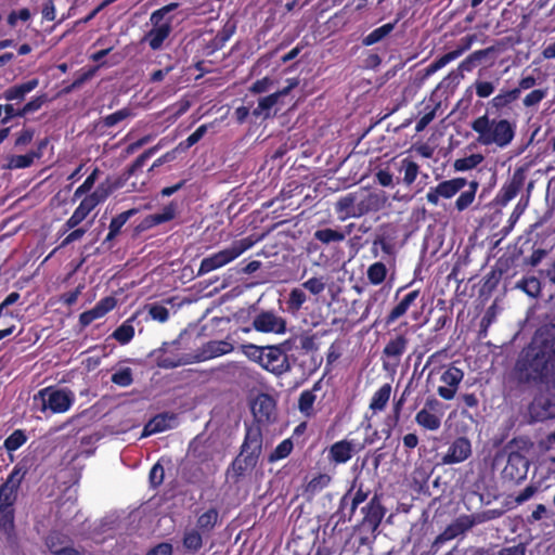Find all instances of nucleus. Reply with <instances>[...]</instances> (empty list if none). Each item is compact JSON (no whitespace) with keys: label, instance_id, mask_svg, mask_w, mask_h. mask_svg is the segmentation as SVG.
Listing matches in <instances>:
<instances>
[{"label":"nucleus","instance_id":"1","mask_svg":"<svg viewBox=\"0 0 555 555\" xmlns=\"http://www.w3.org/2000/svg\"><path fill=\"white\" fill-rule=\"evenodd\" d=\"M516 373L520 382L555 384V328L539 331L522 350Z\"/></svg>","mask_w":555,"mask_h":555},{"label":"nucleus","instance_id":"2","mask_svg":"<svg viewBox=\"0 0 555 555\" xmlns=\"http://www.w3.org/2000/svg\"><path fill=\"white\" fill-rule=\"evenodd\" d=\"M385 201L384 195L361 188L339 197L335 203V210L339 215L338 219L345 221L379 210Z\"/></svg>","mask_w":555,"mask_h":555},{"label":"nucleus","instance_id":"3","mask_svg":"<svg viewBox=\"0 0 555 555\" xmlns=\"http://www.w3.org/2000/svg\"><path fill=\"white\" fill-rule=\"evenodd\" d=\"M470 127L477 133V142L485 146L495 145L504 149L515 137L514 124L507 119L490 118L488 114L473 120Z\"/></svg>","mask_w":555,"mask_h":555},{"label":"nucleus","instance_id":"4","mask_svg":"<svg viewBox=\"0 0 555 555\" xmlns=\"http://www.w3.org/2000/svg\"><path fill=\"white\" fill-rule=\"evenodd\" d=\"M499 516L496 511L461 515L455 518L434 541L433 547H437L447 541L453 540L469 531L475 525L489 521Z\"/></svg>","mask_w":555,"mask_h":555},{"label":"nucleus","instance_id":"5","mask_svg":"<svg viewBox=\"0 0 555 555\" xmlns=\"http://www.w3.org/2000/svg\"><path fill=\"white\" fill-rule=\"evenodd\" d=\"M261 449L262 438L260 431L258 429H249L242 446V451L232 464V469L236 476H243L257 465Z\"/></svg>","mask_w":555,"mask_h":555},{"label":"nucleus","instance_id":"6","mask_svg":"<svg viewBox=\"0 0 555 555\" xmlns=\"http://www.w3.org/2000/svg\"><path fill=\"white\" fill-rule=\"evenodd\" d=\"M38 396L41 398L43 410L49 409L53 413L66 412L74 401L73 392L65 389L44 388Z\"/></svg>","mask_w":555,"mask_h":555},{"label":"nucleus","instance_id":"7","mask_svg":"<svg viewBox=\"0 0 555 555\" xmlns=\"http://www.w3.org/2000/svg\"><path fill=\"white\" fill-rule=\"evenodd\" d=\"M260 366L278 376L291 370L287 356L280 346H264L263 361Z\"/></svg>","mask_w":555,"mask_h":555},{"label":"nucleus","instance_id":"8","mask_svg":"<svg viewBox=\"0 0 555 555\" xmlns=\"http://www.w3.org/2000/svg\"><path fill=\"white\" fill-rule=\"evenodd\" d=\"M528 468L529 462L521 453L511 452L502 470V476L506 480L519 482L526 478Z\"/></svg>","mask_w":555,"mask_h":555},{"label":"nucleus","instance_id":"9","mask_svg":"<svg viewBox=\"0 0 555 555\" xmlns=\"http://www.w3.org/2000/svg\"><path fill=\"white\" fill-rule=\"evenodd\" d=\"M253 327L260 333L283 334L286 321L272 311H262L254 318Z\"/></svg>","mask_w":555,"mask_h":555},{"label":"nucleus","instance_id":"10","mask_svg":"<svg viewBox=\"0 0 555 555\" xmlns=\"http://www.w3.org/2000/svg\"><path fill=\"white\" fill-rule=\"evenodd\" d=\"M466 183L467 181L464 178H454L451 180L443 181L439 183L436 188H431L427 192L426 198L430 204L437 205L439 203L440 197H453L459 191H461L466 185Z\"/></svg>","mask_w":555,"mask_h":555},{"label":"nucleus","instance_id":"11","mask_svg":"<svg viewBox=\"0 0 555 555\" xmlns=\"http://www.w3.org/2000/svg\"><path fill=\"white\" fill-rule=\"evenodd\" d=\"M529 415L534 422L555 417V396L541 395L535 397L529 405Z\"/></svg>","mask_w":555,"mask_h":555},{"label":"nucleus","instance_id":"12","mask_svg":"<svg viewBox=\"0 0 555 555\" xmlns=\"http://www.w3.org/2000/svg\"><path fill=\"white\" fill-rule=\"evenodd\" d=\"M22 478L23 476L15 469L0 486V508H14Z\"/></svg>","mask_w":555,"mask_h":555},{"label":"nucleus","instance_id":"13","mask_svg":"<svg viewBox=\"0 0 555 555\" xmlns=\"http://www.w3.org/2000/svg\"><path fill=\"white\" fill-rule=\"evenodd\" d=\"M463 377L464 372L461 369L449 366L441 375V382L444 385L438 387V395L444 400H452Z\"/></svg>","mask_w":555,"mask_h":555},{"label":"nucleus","instance_id":"14","mask_svg":"<svg viewBox=\"0 0 555 555\" xmlns=\"http://www.w3.org/2000/svg\"><path fill=\"white\" fill-rule=\"evenodd\" d=\"M472 455V444L467 438H456L442 456V463L447 465L462 463Z\"/></svg>","mask_w":555,"mask_h":555},{"label":"nucleus","instance_id":"15","mask_svg":"<svg viewBox=\"0 0 555 555\" xmlns=\"http://www.w3.org/2000/svg\"><path fill=\"white\" fill-rule=\"evenodd\" d=\"M250 408L258 423H268L274 417L275 402L267 393H259L253 400Z\"/></svg>","mask_w":555,"mask_h":555},{"label":"nucleus","instance_id":"16","mask_svg":"<svg viewBox=\"0 0 555 555\" xmlns=\"http://www.w3.org/2000/svg\"><path fill=\"white\" fill-rule=\"evenodd\" d=\"M255 241L251 237H245L233 242L229 247L216 253L222 267L238 258L242 254L253 247Z\"/></svg>","mask_w":555,"mask_h":555},{"label":"nucleus","instance_id":"17","mask_svg":"<svg viewBox=\"0 0 555 555\" xmlns=\"http://www.w3.org/2000/svg\"><path fill=\"white\" fill-rule=\"evenodd\" d=\"M234 350L233 345L227 340H210L203 345L196 356L198 361H206L217 358Z\"/></svg>","mask_w":555,"mask_h":555},{"label":"nucleus","instance_id":"18","mask_svg":"<svg viewBox=\"0 0 555 555\" xmlns=\"http://www.w3.org/2000/svg\"><path fill=\"white\" fill-rule=\"evenodd\" d=\"M435 404H438V402L436 400L427 401L426 406L424 409H422L421 411H418L415 416V422L420 426L424 427L427 430H431V431L439 429V427L441 425L440 415H438L427 409V406L433 408Z\"/></svg>","mask_w":555,"mask_h":555},{"label":"nucleus","instance_id":"19","mask_svg":"<svg viewBox=\"0 0 555 555\" xmlns=\"http://www.w3.org/2000/svg\"><path fill=\"white\" fill-rule=\"evenodd\" d=\"M171 24L164 23L162 26L153 27L144 37V41L149 42L152 50H159L164 41L171 33Z\"/></svg>","mask_w":555,"mask_h":555},{"label":"nucleus","instance_id":"20","mask_svg":"<svg viewBox=\"0 0 555 555\" xmlns=\"http://www.w3.org/2000/svg\"><path fill=\"white\" fill-rule=\"evenodd\" d=\"M38 79H30L24 83L16 85L7 89L3 93V98L7 101H23L29 92L38 87Z\"/></svg>","mask_w":555,"mask_h":555},{"label":"nucleus","instance_id":"21","mask_svg":"<svg viewBox=\"0 0 555 555\" xmlns=\"http://www.w3.org/2000/svg\"><path fill=\"white\" fill-rule=\"evenodd\" d=\"M353 453V444L350 441L341 440L334 443L330 449V459L337 463H346Z\"/></svg>","mask_w":555,"mask_h":555},{"label":"nucleus","instance_id":"22","mask_svg":"<svg viewBox=\"0 0 555 555\" xmlns=\"http://www.w3.org/2000/svg\"><path fill=\"white\" fill-rule=\"evenodd\" d=\"M175 421L173 415L159 414L152 418L143 429V436H150L156 433L165 431L170 428V423Z\"/></svg>","mask_w":555,"mask_h":555},{"label":"nucleus","instance_id":"23","mask_svg":"<svg viewBox=\"0 0 555 555\" xmlns=\"http://www.w3.org/2000/svg\"><path fill=\"white\" fill-rule=\"evenodd\" d=\"M177 215V204L170 203L169 205L165 206L160 212H156L153 215H150L145 218V224L147 227L157 225L160 223L168 222L172 220Z\"/></svg>","mask_w":555,"mask_h":555},{"label":"nucleus","instance_id":"24","mask_svg":"<svg viewBox=\"0 0 555 555\" xmlns=\"http://www.w3.org/2000/svg\"><path fill=\"white\" fill-rule=\"evenodd\" d=\"M168 143L167 139H162L156 145L147 149L144 153H142L133 164L127 169L125 172V178L128 179L130 176L134 175L137 170L143 167L145 160L154 155L158 150L165 146Z\"/></svg>","mask_w":555,"mask_h":555},{"label":"nucleus","instance_id":"25","mask_svg":"<svg viewBox=\"0 0 555 555\" xmlns=\"http://www.w3.org/2000/svg\"><path fill=\"white\" fill-rule=\"evenodd\" d=\"M204 533L195 528H190L184 531L183 547L191 553H196L203 546Z\"/></svg>","mask_w":555,"mask_h":555},{"label":"nucleus","instance_id":"26","mask_svg":"<svg viewBox=\"0 0 555 555\" xmlns=\"http://www.w3.org/2000/svg\"><path fill=\"white\" fill-rule=\"evenodd\" d=\"M391 395V386L390 384L383 385L372 397L370 409L376 413L383 411Z\"/></svg>","mask_w":555,"mask_h":555},{"label":"nucleus","instance_id":"27","mask_svg":"<svg viewBox=\"0 0 555 555\" xmlns=\"http://www.w3.org/2000/svg\"><path fill=\"white\" fill-rule=\"evenodd\" d=\"M418 297V291H413L409 293L388 314L387 317V323L390 324L395 322L397 319L402 317L410 306L415 301V299Z\"/></svg>","mask_w":555,"mask_h":555},{"label":"nucleus","instance_id":"28","mask_svg":"<svg viewBox=\"0 0 555 555\" xmlns=\"http://www.w3.org/2000/svg\"><path fill=\"white\" fill-rule=\"evenodd\" d=\"M493 51V47L475 51L460 64L459 68L463 72H472L477 66V64L482 62Z\"/></svg>","mask_w":555,"mask_h":555},{"label":"nucleus","instance_id":"29","mask_svg":"<svg viewBox=\"0 0 555 555\" xmlns=\"http://www.w3.org/2000/svg\"><path fill=\"white\" fill-rule=\"evenodd\" d=\"M217 521L218 512L214 508H210L197 518L195 529L204 534H208L215 528Z\"/></svg>","mask_w":555,"mask_h":555},{"label":"nucleus","instance_id":"30","mask_svg":"<svg viewBox=\"0 0 555 555\" xmlns=\"http://www.w3.org/2000/svg\"><path fill=\"white\" fill-rule=\"evenodd\" d=\"M93 209L94 208L83 198L70 218L66 221L65 225L68 229H74L81 223Z\"/></svg>","mask_w":555,"mask_h":555},{"label":"nucleus","instance_id":"31","mask_svg":"<svg viewBox=\"0 0 555 555\" xmlns=\"http://www.w3.org/2000/svg\"><path fill=\"white\" fill-rule=\"evenodd\" d=\"M384 514L385 512L383 506L375 499H373L367 506L365 522L369 524L373 529H376L379 526Z\"/></svg>","mask_w":555,"mask_h":555},{"label":"nucleus","instance_id":"32","mask_svg":"<svg viewBox=\"0 0 555 555\" xmlns=\"http://www.w3.org/2000/svg\"><path fill=\"white\" fill-rule=\"evenodd\" d=\"M408 340L404 336L400 335L390 340L384 348V354L388 358L399 359L406 349Z\"/></svg>","mask_w":555,"mask_h":555},{"label":"nucleus","instance_id":"33","mask_svg":"<svg viewBox=\"0 0 555 555\" xmlns=\"http://www.w3.org/2000/svg\"><path fill=\"white\" fill-rule=\"evenodd\" d=\"M278 101L279 94L275 93L261 98L258 101L257 107L253 111V115L256 117L268 118L270 116L271 108L278 103Z\"/></svg>","mask_w":555,"mask_h":555},{"label":"nucleus","instance_id":"34","mask_svg":"<svg viewBox=\"0 0 555 555\" xmlns=\"http://www.w3.org/2000/svg\"><path fill=\"white\" fill-rule=\"evenodd\" d=\"M40 155L41 153L39 152H29L25 155H13L9 158L8 168H27L34 163L35 158H39Z\"/></svg>","mask_w":555,"mask_h":555},{"label":"nucleus","instance_id":"35","mask_svg":"<svg viewBox=\"0 0 555 555\" xmlns=\"http://www.w3.org/2000/svg\"><path fill=\"white\" fill-rule=\"evenodd\" d=\"M14 518V508H0V530L9 538L15 530Z\"/></svg>","mask_w":555,"mask_h":555},{"label":"nucleus","instance_id":"36","mask_svg":"<svg viewBox=\"0 0 555 555\" xmlns=\"http://www.w3.org/2000/svg\"><path fill=\"white\" fill-rule=\"evenodd\" d=\"M485 157L482 154H472L467 157L455 159L453 167L456 171H467L476 168L483 162Z\"/></svg>","mask_w":555,"mask_h":555},{"label":"nucleus","instance_id":"37","mask_svg":"<svg viewBox=\"0 0 555 555\" xmlns=\"http://www.w3.org/2000/svg\"><path fill=\"white\" fill-rule=\"evenodd\" d=\"M137 212L135 209H129L119 214L117 217L113 218L109 223V232L106 236V241L113 240L120 231L121 227L128 221V219Z\"/></svg>","mask_w":555,"mask_h":555},{"label":"nucleus","instance_id":"38","mask_svg":"<svg viewBox=\"0 0 555 555\" xmlns=\"http://www.w3.org/2000/svg\"><path fill=\"white\" fill-rule=\"evenodd\" d=\"M393 28H395V24L388 23V24H385V25L374 29L363 39V44L372 46V44L379 42L387 35H389L393 30Z\"/></svg>","mask_w":555,"mask_h":555},{"label":"nucleus","instance_id":"39","mask_svg":"<svg viewBox=\"0 0 555 555\" xmlns=\"http://www.w3.org/2000/svg\"><path fill=\"white\" fill-rule=\"evenodd\" d=\"M345 237L346 234L344 232H339L330 228L321 229L314 232V238L323 244L343 242Z\"/></svg>","mask_w":555,"mask_h":555},{"label":"nucleus","instance_id":"40","mask_svg":"<svg viewBox=\"0 0 555 555\" xmlns=\"http://www.w3.org/2000/svg\"><path fill=\"white\" fill-rule=\"evenodd\" d=\"M477 188H478V183L476 181H472L469 183V190L464 191L457 197V199L455 202V207L459 211H463L474 202Z\"/></svg>","mask_w":555,"mask_h":555},{"label":"nucleus","instance_id":"41","mask_svg":"<svg viewBox=\"0 0 555 555\" xmlns=\"http://www.w3.org/2000/svg\"><path fill=\"white\" fill-rule=\"evenodd\" d=\"M386 274L387 268L383 262H375L367 269V279L374 285H378L384 282Z\"/></svg>","mask_w":555,"mask_h":555},{"label":"nucleus","instance_id":"42","mask_svg":"<svg viewBox=\"0 0 555 555\" xmlns=\"http://www.w3.org/2000/svg\"><path fill=\"white\" fill-rule=\"evenodd\" d=\"M320 383L314 384L312 390H305L298 401V408L300 412L305 414H309V412L312 410L313 403L315 401V395L314 390L319 389Z\"/></svg>","mask_w":555,"mask_h":555},{"label":"nucleus","instance_id":"43","mask_svg":"<svg viewBox=\"0 0 555 555\" xmlns=\"http://www.w3.org/2000/svg\"><path fill=\"white\" fill-rule=\"evenodd\" d=\"M307 296L305 292L300 288H293L289 293V297L287 300V308L292 312H297L301 309L302 305L306 302Z\"/></svg>","mask_w":555,"mask_h":555},{"label":"nucleus","instance_id":"44","mask_svg":"<svg viewBox=\"0 0 555 555\" xmlns=\"http://www.w3.org/2000/svg\"><path fill=\"white\" fill-rule=\"evenodd\" d=\"M242 353L247 357L250 361H254L260 365L263 361L264 346H256L253 344H246L241 346Z\"/></svg>","mask_w":555,"mask_h":555},{"label":"nucleus","instance_id":"45","mask_svg":"<svg viewBox=\"0 0 555 555\" xmlns=\"http://www.w3.org/2000/svg\"><path fill=\"white\" fill-rule=\"evenodd\" d=\"M520 94V89H513L504 93L498 94L492 99V105L496 108H501L517 100Z\"/></svg>","mask_w":555,"mask_h":555},{"label":"nucleus","instance_id":"46","mask_svg":"<svg viewBox=\"0 0 555 555\" xmlns=\"http://www.w3.org/2000/svg\"><path fill=\"white\" fill-rule=\"evenodd\" d=\"M293 450V442L291 439L283 440L269 455V462L273 463L279 460L285 459Z\"/></svg>","mask_w":555,"mask_h":555},{"label":"nucleus","instance_id":"47","mask_svg":"<svg viewBox=\"0 0 555 555\" xmlns=\"http://www.w3.org/2000/svg\"><path fill=\"white\" fill-rule=\"evenodd\" d=\"M220 268H222V264L220 263V261L215 253L202 260L201 266L197 271V276L205 275V274H207L211 271L218 270Z\"/></svg>","mask_w":555,"mask_h":555},{"label":"nucleus","instance_id":"48","mask_svg":"<svg viewBox=\"0 0 555 555\" xmlns=\"http://www.w3.org/2000/svg\"><path fill=\"white\" fill-rule=\"evenodd\" d=\"M133 335H134V328L128 321L122 323L113 333V337L120 344L129 343L133 338Z\"/></svg>","mask_w":555,"mask_h":555},{"label":"nucleus","instance_id":"49","mask_svg":"<svg viewBox=\"0 0 555 555\" xmlns=\"http://www.w3.org/2000/svg\"><path fill=\"white\" fill-rule=\"evenodd\" d=\"M331 481V477L326 474H320L317 477L312 478L307 487L306 491L310 494H315L320 492L322 489L328 486Z\"/></svg>","mask_w":555,"mask_h":555},{"label":"nucleus","instance_id":"50","mask_svg":"<svg viewBox=\"0 0 555 555\" xmlns=\"http://www.w3.org/2000/svg\"><path fill=\"white\" fill-rule=\"evenodd\" d=\"M111 193V189L104 184H100L95 191L86 196L85 199L95 208L100 203L104 202Z\"/></svg>","mask_w":555,"mask_h":555},{"label":"nucleus","instance_id":"51","mask_svg":"<svg viewBox=\"0 0 555 555\" xmlns=\"http://www.w3.org/2000/svg\"><path fill=\"white\" fill-rule=\"evenodd\" d=\"M517 286L532 297L538 296L541 291L540 281L534 276L521 280Z\"/></svg>","mask_w":555,"mask_h":555},{"label":"nucleus","instance_id":"52","mask_svg":"<svg viewBox=\"0 0 555 555\" xmlns=\"http://www.w3.org/2000/svg\"><path fill=\"white\" fill-rule=\"evenodd\" d=\"M47 101H48L47 94H41V95L33 99L31 101L26 103L23 106V108L18 109V116L23 117L27 114L39 111Z\"/></svg>","mask_w":555,"mask_h":555},{"label":"nucleus","instance_id":"53","mask_svg":"<svg viewBox=\"0 0 555 555\" xmlns=\"http://www.w3.org/2000/svg\"><path fill=\"white\" fill-rule=\"evenodd\" d=\"M477 40V35H468L459 41V46L455 50L449 52V55H452V60L460 57L465 51L469 50L472 44Z\"/></svg>","mask_w":555,"mask_h":555},{"label":"nucleus","instance_id":"54","mask_svg":"<svg viewBox=\"0 0 555 555\" xmlns=\"http://www.w3.org/2000/svg\"><path fill=\"white\" fill-rule=\"evenodd\" d=\"M207 132V126L202 125L199 126L192 134H190L186 140L182 143H180L177 147L179 150H186L191 146H193L195 143H197Z\"/></svg>","mask_w":555,"mask_h":555},{"label":"nucleus","instance_id":"55","mask_svg":"<svg viewBox=\"0 0 555 555\" xmlns=\"http://www.w3.org/2000/svg\"><path fill=\"white\" fill-rule=\"evenodd\" d=\"M112 382L118 386L127 387L132 383L131 369L125 367L112 375Z\"/></svg>","mask_w":555,"mask_h":555},{"label":"nucleus","instance_id":"56","mask_svg":"<svg viewBox=\"0 0 555 555\" xmlns=\"http://www.w3.org/2000/svg\"><path fill=\"white\" fill-rule=\"evenodd\" d=\"M99 172H100L99 169L95 168L91 172V175L85 180V182L79 188L76 189V191L74 193L75 198L81 197L82 195H85L92 189V186L94 185V183L96 181Z\"/></svg>","mask_w":555,"mask_h":555},{"label":"nucleus","instance_id":"57","mask_svg":"<svg viewBox=\"0 0 555 555\" xmlns=\"http://www.w3.org/2000/svg\"><path fill=\"white\" fill-rule=\"evenodd\" d=\"M403 170H404V178L403 181L410 185L412 184L418 173V166L416 163L412 160L404 159L403 160Z\"/></svg>","mask_w":555,"mask_h":555},{"label":"nucleus","instance_id":"58","mask_svg":"<svg viewBox=\"0 0 555 555\" xmlns=\"http://www.w3.org/2000/svg\"><path fill=\"white\" fill-rule=\"evenodd\" d=\"M325 282L322 278H311L302 283V287L312 295H319L325 289Z\"/></svg>","mask_w":555,"mask_h":555},{"label":"nucleus","instance_id":"59","mask_svg":"<svg viewBox=\"0 0 555 555\" xmlns=\"http://www.w3.org/2000/svg\"><path fill=\"white\" fill-rule=\"evenodd\" d=\"M26 441V437L21 430L14 431L10 437L7 438L4 446L8 450L14 451L18 449Z\"/></svg>","mask_w":555,"mask_h":555},{"label":"nucleus","instance_id":"60","mask_svg":"<svg viewBox=\"0 0 555 555\" xmlns=\"http://www.w3.org/2000/svg\"><path fill=\"white\" fill-rule=\"evenodd\" d=\"M149 314L153 320H156L158 322H165L168 320L169 310L160 305H150Z\"/></svg>","mask_w":555,"mask_h":555},{"label":"nucleus","instance_id":"61","mask_svg":"<svg viewBox=\"0 0 555 555\" xmlns=\"http://www.w3.org/2000/svg\"><path fill=\"white\" fill-rule=\"evenodd\" d=\"M130 116V111L127 109V108H122L120 111H117L111 115H107L104 119H103V124L106 126V127H113L115 125H117L119 121L126 119L127 117Z\"/></svg>","mask_w":555,"mask_h":555},{"label":"nucleus","instance_id":"62","mask_svg":"<svg viewBox=\"0 0 555 555\" xmlns=\"http://www.w3.org/2000/svg\"><path fill=\"white\" fill-rule=\"evenodd\" d=\"M546 96V90L535 89L528 93L524 99V105L531 107L540 103Z\"/></svg>","mask_w":555,"mask_h":555},{"label":"nucleus","instance_id":"63","mask_svg":"<svg viewBox=\"0 0 555 555\" xmlns=\"http://www.w3.org/2000/svg\"><path fill=\"white\" fill-rule=\"evenodd\" d=\"M540 490V486L535 483H531L527 486L515 498V502L517 504H522L526 501L530 500L535 493Z\"/></svg>","mask_w":555,"mask_h":555},{"label":"nucleus","instance_id":"64","mask_svg":"<svg viewBox=\"0 0 555 555\" xmlns=\"http://www.w3.org/2000/svg\"><path fill=\"white\" fill-rule=\"evenodd\" d=\"M498 555H526V544L518 543L511 546H504L498 552Z\"/></svg>","mask_w":555,"mask_h":555}]
</instances>
